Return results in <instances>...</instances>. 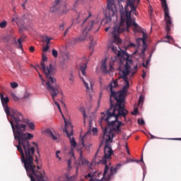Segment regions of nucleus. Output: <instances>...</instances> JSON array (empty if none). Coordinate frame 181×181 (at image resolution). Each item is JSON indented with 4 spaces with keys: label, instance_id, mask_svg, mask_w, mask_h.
Listing matches in <instances>:
<instances>
[{
    "label": "nucleus",
    "instance_id": "2",
    "mask_svg": "<svg viewBox=\"0 0 181 181\" xmlns=\"http://www.w3.org/2000/svg\"><path fill=\"white\" fill-rule=\"evenodd\" d=\"M10 124L13 132L14 139L18 142L16 146L17 150L21 153V160L24 164L28 176L31 181L45 180V172L36 171V165L33 164V155H35V147L30 146L29 139L33 138V134L24 133L26 131V124L31 131H35V123L28 119L23 118L22 113L18 110H12Z\"/></svg>",
    "mask_w": 181,
    "mask_h": 181
},
{
    "label": "nucleus",
    "instance_id": "57",
    "mask_svg": "<svg viewBox=\"0 0 181 181\" xmlns=\"http://www.w3.org/2000/svg\"><path fill=\"white\" fill-rule=\"evenodd\" d=\"M13 18H15L16 21H18V15L15 14Z\"/></svg>",
    "mask_w": 181,
    "mask_h": 181
},
{
    "label": "nucleus",
    "instance_id": "8",
    "mask_svg": "<svg viewBox=\"0 0 181 181\" xmlns=\"http://www.w3.org/2000/svg\"><path fill=\"white\" fill-rule=\"evenodd\" d=\"M160 1L162 7L164 10V18L166 25L165 30L170 31L172 28H173V24L172 23V18H170V16L169 15V7L168 6V3L166 2V0Z\"/></svg>",
    "mask_w": 181,
    "mask_h": 181
},
{
    "label": "nucleus",
    "instance_id": "46",
    "mask_svg": "<svg viewBox=\"0 0 181 181\" xmlns=\"http://www.w3.org/2000/svg\"><path fill=\"white\" fill-rule=\"evenodd\" d=\"M29 50H30V52H31V53H33V52H35V47H30Z\"/></svg>",
    "mask_w": 181,
    "mask_h": 181
},
{
    "label": "nucleus",
    "instance_id": "11",
    "mask_svg": "<svg viewBox=\"0 0 181 181\" xmlns=\"http://www.w3.org/2000/svg\"><path fill=\"white\" fill-rule=\"evenodd\" d=\"M83 19H84V20L83 21ZM88 19V17L87 16L86 11H82L78 13L77 21H83L82 26L83 28V30H86V26H88V23H90V22H93V23H98H98H95L94 21H88L87 22Z\"/></svg>",
    "mask_w": 181,
    "mask_h": 181
},
{
    "label": "nucleus",
    "instance_id": "22",
    "mask_svg": "<svg viewBox=\"0 0 181 181\" xmlns=\"http://www.w3.org/2000/svg\"><path fill=\"white\" fill-rule=\"evenodd\" d=\"M62 4H63V3H62ZM62 4L59 5V9H60V8H62V13H67V12H69V11L70 10V8H67V5H66V4H64L60 7Z\"/></svg>",
    "mask_w": 181,
    "mask_h": 181
},
{
    "label": "nucleus",
    "instance_id": "13",
    "mask_svg": "<svg viewBox=\"0 0 181 181\" xmlns=\"http://www.w3.org/2000/svg\"><path fill=\"white\" fill-rule=\"evenodd\" d=\"M93 132V135H95L97 132H98V129L97 127H93L91 130V123H89V128L88 129V132L85 134L83 137L81 139L80 143L83 146H84V139H86V136H88V135H91V133Z\"/></svg>",
    "mask_w": 181,
    "mask_h": 181
},
{
    "label": "nucleus",
    "instance_id": "4",
    "mask_svg": "<svg viewBox=\"0 0 181 181\" xmlns=\"http://www.w3.org/2000/svg\"><path fill=\"white\" fill-rule=\"evenodd\" d=\"M134 12L135 16H138L139 14L136 11V6H135L132 3L128 4L127 7H124V11L120 12V23L119 25H115L113 28L112 35L113 36V42L112 45H114L117 48L119 47L118 45L119 43H121V38H119V33L128 30L131 28V22H132V17L131 16V13Z\"/></svg>",
    "mask_w": 181,
    "mask_h": 181
},
{
    "label": "nucleus",
    "instance_id": "38",
    "mask_svg": "<svg viewBox=\"0 0 181 181\" xmlns=\"http://www.w3.org/2000/svg\"><path fill=\"white\" fill-rule=\"evenodd\" d=\"M64 63H67V62H69V56L66 55L64 58Z\"/></svg>",
    "mask_w": 181,
    "mask_h": 181
},
{
    "label": "nucleus",
    "instance_id": "20",
    "mask_svg": "<svg viewBox=\"0 0 181 181\" xmlns=\"http://www.w3.org/2000/svg\"><path fill=\"white\" fill-rule=\"evenodd\" d=\"M146 34L144 33L143 35V37L141 38H136V42L138 45V46H139V45H141V42H142L143 45H145V43H146V37H145Z\"/></svg>",
    "mask_w": 181,
    "mask_h": 181
},
{
    "label": "nucleus",
    "instance_id": "9",
    "mask_svg": "<svg viewBox=\"0 0 181 181\" xmlns=\"http://www.w3.org/2000/svg\"><path fill=\"white\" fill-rule=\"evenodd\" d=\"M114 15H115V11H114V3H112V0H107V9L106 10L105 13L107 23H110V22L112 21Z\"/></svg>",
    "mask_w": 181,
    "mask_h": 181
},
{
    "label": "nucleus",
    "instance_id": "25",
    "mask_svg": "<svg viewBox=\"0 0 181 181\" xmlns=\"http://www.w3.org/2000/svg\"><path fill=\"white\" fill-rule=\"evenodd\" d=\"M80 111L81 112H82L83 115V119H84L83 122L84 124H86V118H87V115H86V109H84V107H81Z\"/></svg>",
    "mask_w": 181,
    "mask_h": 181
},
{
    "label": "nucleus",
    "instance_id": "42",
    "mask_svg": "<svg viewBox=\"0 0 181 181\" xmlns=\"http://www.w3.org/2000/svg\"><path fill=\"white\" fill-rule=\"evenodd\" d=\"M67 163H68V168H71V160L69 159L68 161H67Z\"/></svg>",
    "mask_w": 181,
    "mask_h": 181
},
{
    "label": "nucleus",
    "instance_id": "18",
    "mask_svg": "<svg viewBox=\"0 0 181 181\" xmlns=\"http://www.w3.org/2000/svg\"><path fill=\"white\" fill-rule=\"evenodd\" d=\"M67 0H55L53 3V8L54 11H58L59 8H60L61 4H65Z\"/></svg>",
    "mask_w": 181,
    "mask_h": 181
},
{
    "label": "nucleus",
    "instance_id": "37",
    "mask_svg": "<svg viewBox=\"0 0 181 181\" xmlns=\"http://www.w3.org/2000/svg\"><path fill=\"white\" fill-rule=\"evenodd\" d=\"M152 12H153V8H152L151 6H148V13H149L150 16L152 15Z\"/></svg>",
    "mask_w": 181,
    "mask_h": 181
},
{
    "label": "nucleus",
    "instance_id": "30",
    "mask_svg": "<svg viewBox=\"0 0 181 181\" xmlns=\"http://www.w3.org/2000/svg\"><path fill=\"white\" fill-rule=\"evenodd\" d=\"M173 38H172L171 36L170 35H167L165 38H164V42H169V40H173Z\"/></svg>",
    "mask_w": 181,
    "mask_h": 181
},
{
    "label": "nucleus",
    "instance_id": "19",
    "mask_svg": "<svg viewBox=\"0 0 181 181\" xmlns=\"http://www.w3.org/2000/svg\"><path fill=\"white\" fill-rule=\"evenodd\" d=\"M101 70L105 74H108V69H107V59L102 61Z\"/></svg>",
    "mask_w": 181,
    "mask_h": 181
},
{
    "label": "nucleus",
    "instance_id": "1",
    "mask_svg": "<svg viewBox=\"0 0 181 181\" xmlns=\"http://www.w3.org/2000/svg\"><path fill=\"white\" fill-rule=\"evenodd\" d=\"M109 50H111L112 53L115 54V57L111 58V62H118L119 63V70L122 71L125 86L122 90V93L115 92L114 88L118 87L117 81L112 82L108 88L111 93L110 94V107L105 112H102L101 119H103L107 122V125H112V129L119 132V128L122 125H124L122 122L118 121L119 118H124L127 119V115H128V110L125 109L124 106V94L128 91L129 88V81H128V74H129V67L132 64V59H129L128 54H125L121 48L117 47L114 44H111L108 46Z\"/></svg>",
    "mask_w": 181,
    "mask_h": 181
},
{
    "label": "nucleus",
    "instance_id": "44",
    "mask_svg": "<svg viewBox=\"0 0 181 181\" xmlns=\"http://www.w3.org/2000/svg\"><path fill=\"white\" fill-rule=\"evenodd\" d=\"M142 78H145L146 77V72L145 71H143V74L141 75Z\"/></svg>",
    "mask_w": 181,
    "mask_h": 181
},
{
    "label": "nucleus",
    "instance_id": "24",
    "mask_svg": "<svg viewBox=\"0 0 181 181\" xmlns=\"http://www.w3.org/2000/svg\"><path fill=\"white\" fill-rule=\"evenodd\" d=\"M23 40H25V38L23 37H21L18 40V49H21V50L23 49V45H22V42H23Z\"/></svg>",
    "mask_w": 181,
    "mask_h": 181
},
{
    "label": "nucleus",
    "instance_id": "33",
    "mask_svg": "<svg viewBox=\"0 0 181 181\" xmlns=\"http://www.w3.org/2000/svg\"><path fill=\"white\" fill-rule=\"evenodd\" d=\"M144 103V95H140L138 101V104H142Z\"/></svg>",
    "mask_w": 181,
    "mask_h": 181
},
{
    "label": "nucleus",
    "instance_id": "10",
    "mask_svg": "<svg viewBox=\"0 0 181 181\" xmlns=\"http://www.w3.org/2000/svg\"><path fill=\"white\" fill-rule=\"evenodd\" d=\"M0 99L7 117H11V119H12V116L13 115V114L12 113V111H16V110H9V107L8 106V103H9V98H8V96L4 97V94L0 93Z\"/></svg>",
    "mask_w": 181,
    "mask_h": 181
},
{
    "label": "nucleus",
    "instance_id": "61",
    "mask_svg": "<svg viewBox=\"0 0 181 181\" xmlns=\"http://www.w3.org/2000/svg\"><path fill=\"white\" fill-rule=\"evenodd\" d=\"M143 66L145 67V68H147L148 65H146V64H143Z\"/></svg>",
    "mask_w": 181,
    "mask_h": 181
},
{
    "label": "nucleus",
    "instance_id": "16",
    "mask_svg": "<svg viewBox=\"0 0 181 181\" xmlns=\"http://www.w3.org/2000/svg\"><path fill=\"white\" fill-rule=\"evenodd\" d=\"M59 88L60 91L58 93H57V95L55 96H53V95H52V93L49 92V90H47L51 94V96L52 97V99H53V101H54L55 105H57L58 110H59L60 113L62 114V108L60 107V105L59 104V103H57V102H56V100H54V98H56V97L58 96L59 94H60V95H63V92L62 91V89L60 88V86H59Z\"/></svg>",
    "mask_w": 181,
    "mask_h": 181
},
{
    "label": "nucleus",
    "instance_id": "3",
    "mask_svg": "<svg viewBox=\"0 0 181 181\" xmlns=\"http://www.w3.org/2000/svg\"><path fill=\"white\" fill-rule=\"evenodd\" d=\"M109 127L105 128L103 132V141L106 142L105 148H104V156L102 160L100 161V163L102 165H105V169L103 172V179L102 181H110L111 180V177L114 176L118 172V169L122 166V164H117L116 167L111 165V155H112L113 151L112 148H111V142H112V139L115 136V134H121V128L119 127V132L114 130L112 129V124H108ZM98 163V164H100Z\"/></svg>",
    "mask_w": 181,
    "mask_h": 181
},
{
    "label": "nucleus",
    "instance_id": "49",
    "mask_svg": "<svg viewBox=\"0 0 181 181\" xmlns=\"http://www.w3.org/2000/svg\"><path fill=\"white\" fill-rule=\"evenodd\" d=\"M23 98L26 99V98H29V93H25L23 96Z\"/></svg>",
    "mask_w": 181,
    "mask_h": 181
},
{
    "label": "nucleus",
    "instance_id": "14",
    "mask_svg": "<svg viewBox=\"0 0 181 181\" xmlns=\"http://www.w3.org/2000/svg\"><path fill=\"white\" fill-rule=\"evenodd\" d=\"M44 132L45 135L49 136V138H52L53 141H57V142H59V139L60 138V136L59 134H53V132H52L50 129H46Z\"/></svg>",
    "mask_w": 181,
    "mask_h": 181
},
{
    "label": "nucleus",
    "instance_id": "55",
    "mask_svg": "<svg viewBox=\"0 0 181 181\" xmlns=\"http://www.w3.org/2000/svg\"><path fill=\"white\" fill-rule=\"evenodd\" d=\"M56 158H57L59 160H62V158H60L58 154H56Z\"/></svg>",
    "mask_w": 181,
    "mask_h": 181
},
{
    "label": "nucleus",
    "instance_id": "43",
    "mask_svg": "<svg viewBox=\"0 0 181 181\" xmlns=\"http://www.w3.org/2000/svg\"><path fill=\"white\" fill-rule=\"evenodd\" d=\"M114 69V66H112V64H110V68H109V71H112Z\"/></svg>",
    "mask_w": 181,
    "mask_h": 181
},
{
    "label": "nucleus",
    "instance_id": "5",
    "mask_svg": "<svg viewBox=\"0 0 181 181\" xmlns=\"http://www.w3.org/2000/svg\"><path fill=\"white\" fill-rule=\"evenodd\" d=\"M45 62H47V57L42 55V60L38 67L42 71L47 78L46 88L49 90L52 97H54L60 93L59 84H57V81L54 78L57 71L56 66L52 64L46 66Z\"/></svg>",
    "mask_w": 181,
    "mask_h": 181
},
{
    "label": "nucleus",
    "instance_id": "29",
    "mask_svg": "<svg viewBox=\"0 0 181 181\" xmlns=\"http://www.w3.org/2000/svg\"><path fill=\"white\" fill-rule=\"evenodd\" d=\"M80 1H81V0H76L74 4V8H70V9L72 11H74V9H76L77 5H78V3L80 2Z\"/></svg>",
    "mask_w": 181,
    "mask_h": 181
},
{
    "label": "nucleus",
    "instance_id": "47",
    "mask_svg": "<svg viewBox=\"0 0 181 181\" xmlns=\"http://www.w3.org/2000/svg\"><path fill=\"white\" fill-rule=\"evenodd\" d=\"M74 177H76V176L71 177H67V180L69 181H72L74 179Z\"/></svg>",
    "mask_w": 181,
    "mask_h": 181
},
{
    "label": "nucleus",
    "instance_id": "40",
    "mask_svg": "<svg viewBox=\"0 0 181 181\" xmlns=\"http://www.w3.org/2000/svg\"><path fill=\"white\" fill-rule=\"evenodd\" d=\"M138 114V109H134V112H132V115H136Z\"/></svg>",
    "mask_w": 181,
    "mask_h": 181
},
{
    "label": "nucleus",
    "instance_id": "62",
    "mask_svg": "<svg viewBox=\"0 0 181 181\" xmlns=\"http://www.w3.org/2000/svg\"><path fill=\"white\" fill-rule=\"evenodd\" d=\"M69 153L70 155H71V156H74V153H73L72 151H71Z\"/></svg>",
    "mask_w": 181,
    "mask_h": 181
},
{
    "label": "nucleus",
    "instance_id": "23",
    "mask_svg": "<svg viewBox=\"0 0 181 181\" xmlns=\"http://www.w3.org/2000/svg\"><path fill=\"white\" fill-rule=\"evenodd\" d=\"M43 42H45L47 46H49L50 45V40H53L52 37L45 36L42 38Z\"/></svg>",
    "mask_w": 181,
    "mask_h": 181
},
{
    "label": "nucleus",
    "instance_id": "39",
    "mask_svg": "<svg viewBox=\"0 0 181 181\" xmlns=\"http://www.w3.org/2000/svg\"><path fill=\"white\" fill-rule=\"evenodd\" d=\"M49 45H46L45 47H43V52H47L49 50Z\"/></svg>",
    "mask_w": 181,
    "mask_h": 181
},
{
    "label": "nucleus",
    "instance_id": "64",
    "mask_svg": "<svg viewBox=\"0 0 181 181\" xmlns=\"http://www.w3.org/2000/svg\"><path fill=\"white\" fill-rule=\"evenodd\" d=\"M26 4V1H25V3H23V4H22V6L23 7V8H25V4Z\"/></svg>",
    "mask_w": 181,
    "mask_h": 181
},
{
    "label": "nucleus",
    "instance_id": "27",
    "mask_svg": "<svg viewBox=\"0 0 181 181\" xmlns=\"http://www.w3.org/2000/svg\"><path fill=\"white\" fill-rule=\"evenodd\" d=\"M132 3V5L135 4V0H127V4L124 8H127L128 5H130Z\"/></svg>",
    "mask_w": 181,
    "mask_h": 181
},
{
    "label": "nucleus",
    "instance_id": "58",
    "mask_svg": "<svg viewBox=\"0 0 181 181\" xmlns=\"http://www.w3.org/2000/svg\"><path fill=\"white\" fill-rule=\"evenodd\" d=\"M149 62L150 60L149 59H147L146 62V64L148 66V64H149Z\"/></svg>",
    "mask_w": 181,
    "mask_h": 181
},
{
    "label": "nucleus",
    "instance_id": "60",
    "mask_svg": "<svg viewBox=\"0 0 181 181\" xmlns=\"http://www.w3.org/2000/svg\"><path fill=\"white\" fill-rule=\"evenodd\" d=\"M108 30H110V27L105 28V32H108Z\"/></svg>",
    "mask_w": 181,
    "mask_h": 181
},
{
    "label": "nucleus",
    "instance_id": "53",
    "mask_svg": "<svg viewBox=\"0 0 181 181\" xmlns=\"http://www.w3.org/2000/svg\"><path fill=\"white\" fill-rule=\"evenodd\" d=\"M67 32H69V28H66V30H65L64 35L66 36L67 35Z\"/></svg>",
    "mask_w": 181,
    "mask_h": 181
},
{
    "label": "nucleus",
    "instance_id": "15",
    "mask_svg": "<svg viewBox=\"0 0 181 181\" xmlns=\"http://www.w3.org/2000/svg\"><path fill=\"white\" fill-rule=\"evenodd\" d=\"M131 26H133V31L135 33H145L144 32V30H142V28H141L138 24L135 22V21L133 20V21H131Z\"/></svg>",
    "mask_w": 181,
    "mask_h": 181
},
{
    "label": "nucleus",
    "instance_id": "51",
    "mask_svg": "<svg viewBox=\"0 0 181 181\" xmlns=\"http://www.w3.org/2000/svg\"><path fill=\"white\" fill-rule=\"evenodd\" d=\"M158 139V137L151 134V139Z\"/></svg>",
    "mask_w": 181,
    "mask_h": 181
},
{
    "label": "nucleus",
    "instance_id": "17",
    "mask_svg": "<svg viewBox=\"0 0 181 181\" xmlns=\"http://www.w3.org/2000/svg\"><path fill=\"white\" fill-rule=\"evenodd\" d=\"M88 162L87 161V160H86V158H84V157H83V152L81 151L78 165L79 166H84V165H88Z\"/></svg>",
    "mask_w": 181,
    "mask_h": 181
},
{
    "label": "nucleus",
    "instance_id": "56",
    "mask_svg": "<svg viewBox=\"0 0 181 181\" xmlns=\"http://www.w3.org/2000/svg\"><path fill=\"white\" fill-rule=\"evenodd\" d=\"M139 162H143L144 163V156H141V158L139 160Z\"/></svg>",
    "mask_w": 181,
    "mask_h": 181
},
{
    "label": "nucleus",
    "instance_id": "36",
    "mask_svg": "<svg viewBox=\"0 0 181 181\" xmlns=\"http://www.w3.org/2000/svg\"><path fill=\"white\" fill-rule=\"evenodd\" d=\"M11 97H12V98H13V100H15V101H18V96H16V95L15 94V93H11Z\"/></svg>",
    "mask_w": 181,
    "mask_h": 181
},
{
    "label": "nucleus",
    "instance_id": "21",
    "mask_svg": "<svg viewBox=\"0 0 181 181\" xmlns=\"http://www.w3.org/2000/svg\"><path fill=\"white\" fill-rule=\"evenodd\" d=\"M71 146H73V148H76L77 146V143L76 142V139H74V137H71V136H68Z\"/></svg>",
    "mask_w": 181,
    "mask_h": 181
},
{
    "label": "nucleus",
    "instance_id": "7",
    "mask_svg": "<svg viewBox=\"0 0 181 181\" xmlns=\"http://www.w3.org/2000/svg\"><path fill=\"white\" fill-rule=\"evenodd\" d=\"M86 70H87V64H84L83 65L81 66L79 77L83 81L87 93H93V90H94V84L90 82L89 86L88 83L86 81V80H88V77H87V74H86Z\"/></svg>",
    "mask_w": 181,
    "mask_h": 181
},
{
    "label": "nucleus",
    "instance_id": "50",
    "mask_svg": "<svg viewBox=\"0 0 181 181\" xmlns=\"http://www.w3.org/2000/svg\"><path fill=\"white\" fill-rule=\"evenodd\" d=\"M11 22H16V23H18V21L16 19H15V18L13 17V18L11 19Z\"/></svg>",
    "mask_w": 181,
    "mask_h": 181
},
{
    "label": "nucleus",
    "instance_id": "59",
    "mask_svg": "<svg viewBox=\"0 0 181 181\" xmlns=\"http://www.w3.org/2000/svg\"><path fill=\"white\" fill-rule=\"evenodd\" d=\"M33 144L35 146V148H37V144L33 142Z\"/></svg>",
    "mask_w": 181,
    "mask_h": 181
},
{
    "label": "nucleus",
    "instance_id": "52",
    "mask_svg": "<svg viewBox=\"0 0 181 181\" xmlns=\"http://www.w3.org/2000/svg\"><path fill=\"white\" fill-rule=\"evenodd\" d=\"M126 149L128 155H129V148H128V146L126 145Z\"/></svg>",
    "mask_w": 181,
    "mask_h": 181
},
{
    "label": "nucleus",
    "instance_id": "26",
    "mask_svg": "<svg viewBox=\"0 0 181 181\" xmlns=\"http://www.w3.org/2000/svg\"><path fill=\"white\" fill-rule=\"evenodd\" d=\"M38 74H39V77H40V80L42 81V86H45V87L46 88V83H47V78H46V81H45L43 77H42V74H40V73H39V72H38Z\"/></svg>",
    "mask_w": 181,
    "mask_h": 181
},
{
    "label": "nucleus",
    "instance_id": "54",
    "mask_svg": "<svg viewBox=\"0 0 181 181\" xmlns=\"http://www.w3.org/2000/svg\"><path fill=\"white\" fill-rule=\"evenodd\" d=\"M130 46L132 47H135V44H134V43H132V42H130Z\"/></svg>",
    "mask_w": 181,
    "mask_h": 181
},
{
    "label": "nucleus",
    "instance_id": "34",
    "mask_svg": "<svg viewBox=\"0 0 181 181\" xmlns=\"http://www.w3.org/2000/svg\"><path fill=\"white\" fill-rule=\"evenodd\" d=\"M138 123L139 124V125H144L145 124V121L144 120V119H138Z\"/></svg>",
    "mask_w": 181,
    "mask_h": 181
},
{
    "label": "nucleus",
    "instance_id": "41",
    "mask_svg": "<svg viewBox=\"0 0 181 181\" xmlns=\"http://www.w3.org/2000/svg\"><path fill=\"white\" fill-rule=\"evenodd\" d=\"M93 175L91 173H88L87 175L85 176L86 179H88V177L91 178L93 177Z\"/></svg>",
    "mask_w": 181,
    "mask_h": 181
},
{
    "label": "nucleus",
    "instance_id": "48",
    "mask_svg": "<svg viewBox=\"0 0 181 181\" xmlns=\"http://www.w3.org/2000/svg\"><path fill=\"white\" fill-rule=\"evenodd\" d=\"M170 139L172 141H181V138H177V139Z\"/></svg>",
    "mask_w": 181,
    "mask_h": 181
},
{
    "label": "nucleus",
    "instance_id": "31",
    "mask_svg": "<svg viewBox=\"0 0 181 181\" xmlns=\"http://www.w3.org/2000/svg\"><path fill=\"white\" fill-rule=\"evenodd\" d=\"M0 28H1V29L6 28V21L0 23Z\"/></svg>",
    "mask_w": 181,
    "mask_h": 181
},
{
    "label": "nucleus",
    "instance_id": "45",
    "mask_svg": "<svg viewBox=\"0 0 181 181\" xmlns=\"http://www.w3.org/2000/svg\"><path fill=\"white\" fill-rule=\"evenodd\" d=\"M60 30H64V24L59 25Z\"/></svg>",
    "mask_w": 181,
    "mask_h": 181
},
{
    "label": "nucleus",
    "instance_id": "63",
    "mask_svg": "<svg viewBox=\"0 0 181 181\" xmlns=\"http://www.w3.org/2000/svg\"><path fill=\"white\" fill-rule=\"evenodd\" d=\"M59 153H60V151H57L56 155H59Z\"/></svg>",
    "mask_w": 181,
    "mask_h": 181
},
{
    "label": "nucleus",
    "instance_id": "35",
    "mask_svg": "<svg viewBox=\"0 0 181 181\" xmlns=\"http://www.w3.org/2000/svg\"><path fill=\"white\" fill-rule=\"evenodd\" d=\"M69 76H70V77H69V81H74V76H73V72H71V73L69 74Z\"/></svg>",
    "mask_w": 181,
    "mask_h": 181
},
{
    "label": "nucleus",
    "instance_id": "32",
    "mask_svg": "<svg viewBox=\"0 0 181 181\" xmlns=\"http://www.w3.org/2000/svg\"><path fill=\"white\" fill-rule=\"evenodd\" d=\"M59 54V52H57V50L53 49H52V56H54V57H57Z\"/></svg>",
    "mask_w": 181,
    "mask_h": 181
},
{
    "label": "nucleus",
    "instance_id": "12",
    "mask_svg": "<svg viewBox=\"0 0 181 181\" xmlns=\"http://www.w3.org/2000/svg\"><path fill=\"white\" fill-rule=\"evenodd\" d=\"M62 117L65 122V128L63 129V132H65L67 136H73V125H71V122L66 121L64 115H62Z\"/></svg>",
    "mask_w": 181,
    "mask_h": 181
},
{
    "label": "nucleus",
    "instance_id": "6",
    "mask_svg": "<svg viewBox=\"0 0 181 181\" xmlns=\"http://www.w3.org/2000/svg\"><path fill=\"white\" fill-rule=\"evenodd\" d=\"M90 30H93L94 33H97L100 30V24L93 23V22L88 23V25L86 26V30H83L82 35L78 38H72L69 41L71 46H76L78 45L80 42H84V40H93V37L88 33Z\"/></svg>",
    "mask_w": 181,
    "mask_h": 181
},
{
    "label": "nucleus",
    "instance_id": "28",
    "mask_svg": "<svg viewBox=\"0 0 181 181\" xmlns=\"http://www.w3.org/2000/svg\"><path fill=\"white\" fill-rule=\"evenodd\" d=\"M10 85L12 88H17V87L18 86V83H16V82H12L10 83Z\"/></svg>",
    "mask_w": 181,
    "mask_h": 181
}]
</instances>
